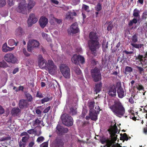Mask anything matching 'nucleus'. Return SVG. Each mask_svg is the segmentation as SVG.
Wrapping results in <instances>:
<instances>
[{"label":"nucleus","instance_id":"7c9ffc66","mask_svg":"<svg viewBox=\"0 0 147 147\" xmlns=\"http://www.w3.org/2000/svg\"><path fill=\"white\" fill-rule=\"evenodd\" d=\"M23 33L22 28L20 27H19L16 30L15 34L17 36H19Z\"/></svg>","mask_w":147,"mask_h":147},{"label":"nucleus","instance_id":"680f3d73","mask_svg":"<svg viewBox=\"0 0 147 147\" xmlns=\"http://www.w3.org/2000/svg\"><path fill=\"white\" fill-rule=\"evenodd\" d=\"M28 139V138L27 137H23L22 139V141L24 143H26Z\"/></svg>","mask_w":147,"mask_h":147},{"label":"nucleus","instance_id":"864d4df0","mask_svg":"<svg viewBox=\"0 0 147 147\" xmlns=\"http://www.w3.org/2000/svg\"><path fill=\"white\" fill-rule=\"evenodd\" d=\"M135 96H133L132 95L129 98V102L131 104H133L134 103V98Z\"/></svg>","mask_w":147,"mask_h":147},{"label":"nucleus","instance_id":"a18cd8bd","mask_svg":"<svg viewBox=\"0 0 147 147\" xmlns=\"http://www.w3.org/2000/svg\"><path fill=\"white\" fill-rule=\"evenodd\" d=\"M70 110L72 115H75L76 114V108L74 107H71L70 108Z\"/></svg>","mask_w":147,"mask_h":147},{"label":"nucleus","instance_id":"5fc2aeb1","mask_svg":"<svg viewBox=\"0 0 147 147\" xmlns=\"http://www.w3.org/2000/svg\"><path fill=\"white\" fill-rule=\"evenodd\" d=\"M5 4V0H0V7H3Z\"/></svg>","mask_w":147,"mask_h":147},{"label":"nucleus","instance_id":"a19ab883","mask_svg":"<svg viewBox=\"0 0 147 147\" xmlns=\"http://www.w3.org/2000/svg\"><path fill=\"white\" fill-rule=\"evenodd\" d=\"M115 142L111 140H108L107 142V147H116Z\"/></svg>","mask_w":147,"mask_h":147},{"label":"nucleus","instance_id":"cd10ccee","mask_svg":"<svg viewBox=\"0 0 147 147\" xmlns=\"http://www.w3.org/2000/svg\"><path fill=\"white\" fill-rule=\"evenodd\" d=\"M78 55L75 54L73 55L72 59L71 61L72 62L75 64L78 65Z\"/></svg>","mask_w":147,"mask_h":147},{"label":"nucleus","instance_id":"7ed1b4c3","mask_svg":"<svg viewBox=\"0 0 147 147\" xmlns=\"http://www.w3.org/2000/svg\"><path fill=\"white\" fill-rule=\"evenodd\" d=\"M18 1H22L19 4L18 7L16 8L17 12L23 14L27 13V7L25 0H17ZM8 4L10 6L13 5V0H7Z\"/></svg>","mask_w":147,"mask_h":147},{"label":"nucleus","instance_id":"dca6fc26","mask_svg":"<svg viewBox=\"0 0 147 147\" xmlns=\"http://www.w3.org/2000/svg\"><path fill=\"white\" fill-rule=\"evenodd\" d=\"M29 105V102L26 99H21L19 101V106L20 109H26L28 107Z\"/></svg>","mask_w":147,"mask_h":147},{"label":"nucleus","instance_id":"c756f323","mask_svg":"<svg viewBox=\"0 0 147 147\" xmlns=\"http://www.w3.org/2000/svg\"><path fill=\"white\" fill-rule=\"evenodd\" d=\"M77 15L76 13L74 11H70L66 15V18L67 19H71L72 17L73 16H75Z\"/></svg>","mask_w":147,"mask_h":147},{"label":"nucleus","instance_id":"0e129e2a","mask_svg":"<svg viewBox=\"0 0 147 147\" xmlns=\"http://www.w3.org/2000/svg\"><path fill=\"white\" fill-rule=\"evenodd\" d=\"M26 143H23L22 141H20L19 142V145L20 147H25Z\"/></svg>","mask_w":147,"mask_h":147},{"label":"nucleus","instance_id":"69168bd1","mask_svg":"<svg viewBox=\"0 0 147 147\" xmlns=\"http://www.w3.org/2000/svg\"><path fill=\"white\" fill-rule=\"evenodd\" d=\"M23 52L24 55L27 57H28L30 56V54L27 52L26 51V49L24 48L23 49Z\"/></svg>","mask_w":147,"mask_h":147},{"label":"nucleus","instance_id":"f704fd0d","mask_svg":"<svg viewBox=\"0 0 147 147\" xmlns=\"http://www.w3.org/2000/svg\"><path fill=\"white\" fill-rule=\"evenodd\" d=\"M20 110L18 107L13 108L11 110V113L13 115L17 114L20 112Z\"/></svg>","mask_w":147,"mask_h":147},{"label":"nucleus","instance_id":"9b49d317","mask_svg":"<svg viewBox=\"0 0 147 147\" xmlns=\"http://www.w3.org/2000/svg\"><path fill=\"white\" fill-rule=\"evenodd\" d=\"M69 34H74L77 33L79 32V29L77 22L73 23L69 29L68 30Z\"/></svg>","mask_w":147,"mask_h":147},{"label":"nucleus","instance_id":"13d9d810","mask_svg":"<svg viewBox=\"0 0 147 147\" xmlns=\"http://www.w3.org/2000/svg\"><path fill=\"white\" fill-rule=\"evenodd\" d=\"M123 53H124L125 54L128 55H131L134 53V52L132 51H128L126 50H124L123 51Z\"/></svg>","mask_w":147,"mask_h":147},{"label":"nucleus","instance_id":"9d476101","mask_svg":"<svg viewBox=\"0 0 147 147\" xmlns=\"http://www.w3.org/2000/svg\"><path fill=\"white\" fill-rule=\"evenodd\" d=\"M5 60L8 63H15L17 61V60L14 55L11 53L6 54L4 56Z\"/></svg>","mask_w":147,"mask_h":147},{"label":"nucleus","instance_id":"774afa93","mask_svg":"<svg viewBox=\"0 0 147 147\" xmlns=\"http://www.w3.org/2000/svg\"><path fill=\"white\" fill-rule=\"evenodd\" d=\"M89 7L85 5H83L82 6V8L84 9L85 11H87L89 9Z\"/></svg>","mask_w":147,"mask_h":147},{"label":"nucleus","instance_id":"79ce46f5","mask_svg":"<svg viewBox=\"0 0 147 147\" xmlns=\"http://www.w3.org/2000/svg\"><path fill=\"white\" fill-rule=\"evenodd\" d=\"M78 64L80 63L81 64H83L85 62L84 58L82 56L78 55Z\"/></svg>","mask_w":147,"mask_h":147},{"label":"nucleus","instance_id":"2f4dec72","mask_svg":"<svg viewBox=\"0 0 147 147\" xmlns=\"http://www.w3.org/2000/svg\"><path fill=\"white\" fill-rule=\"evenodd\" d=\"M133 71V68L129 66H126L125 67V70L124 72L125 74H127L129 73H130Z\"/></svg>","mask_w":147,"mask_h":147},{"label":"nucleus","instance_id":"473e14b6","mask_svg":"<svg viewBox=\"0 0 147 147\" xmlns=\"http://www.w3.org/2000/svg\"><path fill=\"white\" fill-rule=\"evenodd\" d=\"M52 97H51L50 96H48L43 98L41 100V102L42 104H44L45 102L51 100L52 99Z\"/></svg>","mask_w":147,"mask_h":147},{"label":"nucleus","instance_id":"4d7b16f0","mask_svg":"<svg viewBox=\"0 0 147 147\" xmlns=\"http://www.w3.org/2000/svg\"><path fill=\"white\" fill-rule=\"evenodd\" d=\"M10 137H3L0 138V142L4 141L7 140H10L11 139Z\"/></svg>","mask_w":147,"mask_h":147},{"label":"nucleus","instance_id":"f257e3e1","mask_svg":"<svg viewBox=\"0 0 147 147\" xmlns=\"http://www.w3.org/2000/svg\"><path fill=\"white\" fill-rule=\"evenodd\" d=\"M99 40L98 37L96 32L92 31L89 33L88 44L91 53L94 56L97 55V50L100 47Z\"/></svg>","mask_w":147,"mask_h":147},{"label":"nucleus","instance_id":"3c124183","mask_svg":"<svg viewBox=\"0 0 147 147\" xmlns=\"http://www.w3.org/2000/svg\"><path fill=\"white\" fill-rule=\"evenodd\" d=\"M147 18V11H145L143 13L142 16V20H146Z\"/></svg>","mask_w":147,"mask_h":147},{"label":"nucleus","instance_id":"ddd939ff","mask_svg":"<svg viewBox=\"0 0 147 147\" xmlns=\"http://www.w3.org/2000/svg\"><path fill=\"white\" fill-rule=\"evenodd\" d=\"M38 18L34 13H31L29 17L27 23L29 26H31L33 24L36 23L38 21Z\"/></svg>","mask_w":147,"mask_h":147},{"label":"nucleus","instance_id":"58836bf2","mask_svg":"<svg viewBox=\"0 0 147 147\" xmlns=\"http://www.w3.org/2000/svg\"><path fill=\"white\" fill-rule=\"evenodd\" d=\"M108 131L110 133L111 137L117 135L116 134L117 133V131L111 129H109L108 130Z\"/></svg>","mask_w":147,"mask_h":147},{"label":"nucleus","instance_id":"4468645a","mask_svg":"<svg viewBox=\"0 0 147 147\" xmlns=\"http://www.w3.org/2000/svg\"><path fill=\"white\" fill-rule=\"evenodd\" d=\"M68 129L66 128H64L63 127L58 124L56 127V132L59 135H62L68 132Z\"/></svg>","mask_w":147,"mask_h":147},{"label":"nucleus","instance_id":"4be33fe9","mask_svg":"<svg viewBox=\"0 0 147 147\" xmlns=\"http://www.w3.org/2000/svg\"><path fill=\"white\" fill-rule=\"evenodd\" d=\"M140 11L137 8H135L133 11L132 14L133 16L134 17V18H136L140 19Z\"/></svg>","mask_w":147,"mask_h":147},{"label":"nucleus","instance_id":"72a5a7b5","mask_svg":"<svg viewBox=\"0 0 147 147\" xmlns=\"http://www.w3.org/2000/svg\"><path fill=\"white\" fill-rule=\"evenodd\" d=\"M138 22V20L136 18H134L132 20H130L128 23L129 26L131 27L133 26L134 24H136Z\"/></svg>","mask_w":147,"mask_h":147},{"label":"nucleus","instance_id":"f3484780","mask_svg":"<svg viewBox=\"0 0 147 147\" xmlns=\"http://www.w3.org/2000/svg\"><path fill=\"white\" fill-rule=\"evenodd\" d=\"M117 92L118 97L120 98H122L125 96L126 94L120 84L117 85Z\"/></svg>","mask_w":147,"mask_h":147},{"label":"nucleus","instance_id":"6e6d98bb","mask_svg":"<svg viewBox=\"0 0 147 147\" xmlns=\"http://www.w3.org/2000/svg\"><path fill=\"white\" fill-rule=\"evenodd\" d=\"M98 63V61L93 59L91 61V65L93 66H95Z\"/></svg>","mask_w":147,"mask_h":147},{"label":"nucleus","instance_id":"6ab92c4d","mask_svg":"<svg viewBox=\"0 0 147 147\" xmlns=\"http://www.w3.org/2000/svg\"><path fill=\"white\" fill-rule=\"evenodd\" d=\"M48 19L46 17L43 16L41 17L39 21V23L40 26L42 28H44L48 23Z\"/></svg>","mask_w":147,"mask_h":147},{"label":"nucleus","instance_id":"5701e85b","mask_svg":"<svg viewBox=\"0 0 147 147\" xmlns=\"http://www.w3.org/2000/svg\"><path fill=\"white\" fill-rule=\"evenodd\" d=\"M102 87V83L101 82L98 83L96 84L95 87L94 88L95 92L97 94L99 93L101 90Z\"/></svg>","mask_w":147,"mask_h":147},{"label":"nucleus","instance_id":"f8f14e48","mask_svg":"<svg viewBox=\"0 0 147 147\" xmlns=\"http://www.w3.org/2000/svg\"><path fill=\"white\" fill-rule=\"evenodd\" d=\"M117 87V85H115L113 84L110 86L108 87L107 93L110 96L114 97L116 96Z\"/></svg>","mask_w":147,"mask_h":147},{"label":"nucleus","instance_id":"393cba45","mask_svg":"<svg viewBox=\"0 0 147 147\" xmlns=\"http://www.w3.org/2000/svg\"><path fill=\"white\" fill-rule=\"evenodd\" d=\"M67 69L69 70L70 69L65 64H62L61 65L60 67V70L61 74L64 72L65 71L67 70Z\"/></svg>","mask_w":147,"mask_h":147},{"label":"nucleus","instance_id":"de8ad7c7","mask_svg":"<svg viewBox=\"0 0 147 147\" xmlns=\"http://www.w3.org/2000/svg\"><path fill=\"white\" fill-rule=\"evenodd\" d=\"M8 46L6 43H4L3 45L2 49L3 52H7L8 51Z\"/></svg>","mask_w":147,"mask_h":147},{"label":"nucleus","instance_id":"20e7f679","mask_svg":"<svg viewBox=\"0 0 147 147\" xmlns=\"http://www.w3.org/2000/svg\"><path fill=\"white\" fill-rule=\"evenodd\" d=\"M90 72L93 80L94 82H97L101 80L102 76L99 69L95 67L91 69Z\"/></svg>","mask_w":147,"mask_h":147},{"label":"nucleus","instance_id":"ea45409f","mask_svg":"<svg viewBox=\"0 0 147 147\" xmlns=\"http://www.w3.org/2000/svg\"><path fill=\"white\" fill-rule=\"evenodd\" d=\"M135 67L137 69V71L139 72L140 74H142L144 72V69L142 67L136 65Z\"/></svg>","mask_w":147,"mask_h":147},{"label":"nucleus","instance_id":"e433bc0d","mask_svg":"<svg viewBox=\"0 0 147 147\" xmlns=\"http://www.w3.org/2000/svg\"><path fill=\"white\" fill-rule=\"evenodd\" d=\"M136 64L139 65H142L143 67V66L146 65H147V60L146 59L145 57L144 58L142 61L140 62V63H136Z\"/></svg>","mask_w":147,"mask_h":147},{"label":"nucleus","instance_id":"2eb2a0df","mask_svg":"<svg viewBox=\"0 0 147 147\" xmlns=\"http://www.w3.org/2000/svg\"><path fill=\"white\" fill-rule=\"evenodd\" d=\"M47 66L49 73L55 72L57 69L56 66L54 64V63L52 60H48V63Z\"/></svg>","mask_w":147,"mask_h":147},{"label":"nucleus","instance_id":"a878e982","mask_svg":"<svg viewBox=\"0 0 147 147\" xmlns=\"http://www.w3.org/2000/svg\"><path fill=\"white\" fill-rule=\"evenodd\" d=\"M18 43L19 42L17 40L16 41L13 39H10L8 41V44L10 46H13L14 45L16 46Z\"/></svg>","mask_w":147,"mask_h":147},{"label":"nucleus","instance_id":"49530a36","mask_svg":"<svg viewBox=\"0 0 147 147\" xmlns=\"http://www.w3.org/2000/svg\"><path fill=\"white\" fill-rule=\"evenodd\" d=\"M95 10L97 11H99L102 9L101 4L100 3H98L95 7Z\"/></svg>","mask_w":147,"mask_h":147},{"label":"nucleus","instance_id":"a211bd4d","mask_svg":"<svg viewBox=\"0 0 147 147\" xmlns=\"http://www.w3.org/2000/svg\"><path fill=\"white\" fill-rule=\"evenodd\" d=\"M38 59L39 66L40 67H43L46 66L47 61L43 58L41 55H38Z\"/></svg>","mask_w":147,"mask_h":147},{"label":"nucleus","instance_id":"1a4fd4ad","mask_svg":"<svg viewBox=\"0 0 147 147\" xmlns=\"http://www.w3.org/2000/svg\"><path fill=\"white\" fill-rule=\"evenodd\" d=\"M63 140L60 136L56 137L53 142V145L54 147H63Z\"/></svg>","mask_w":147,"mask_h":147},{"label":"nucleus","instance_id":"c9c22d12","mask_svg":"<svg viewBox=\"0 0 147 147\" xmlns=\"http://www.w3.org/2000/svg\"><path fill=\"white\" fill-rule=\"evenodd\" d=\"M120 136L121 137H120V139L121 140H125L127 141L128 140V138L126 133H124L123 134H121Z\"/></svg>","mask_w":147,"mask_h":147},{"label":"nucleus","instance_id":"37998d69","mask_svg":"<svg viewBox=\"0 0 147 147\" xmlns=\"http://www.w3.org/2000/svg\"><path fill=\"white\" fill-rule=\"evenodd\" d=\"M95 104V102L94 101H92L89 103V108L90 110H96V109H94L93 108L94 107V105Z\"/></svg>","mask_w":147,"mask_h":147},{"label":"nucleus","instance_id":"aec40b11","mask_svg":"<svg viewBox=\"0 0 147 147\" xmlns=\"http://www.w3.org/2000/svg\"><path fill=\"white\" fill-rule=\"evenodd\" d=\"M35 2L34 0H29L27 4V10L29 12L34 6Z\"/></svg>","mask_w":147,"mask_h":147},{"label":"nucleus","instance_id":"09e8293b","mask_svg":"<svg viewBox=\"0 0 147 147\" xmlns=\"http://www.w3.org/2000/svg\"><path fill=\"white\" fill-rule=\"evenodd\" d=\"M113 27V25L112 22H110L109 23L108 26L107 27V30L108 31H111Z\"/></svg>","mask_w":147,"mask_h":147},{"label":"nucleus","instance_id":"e2e57ef3","mask_svg":"<svg viewBox=\"0 0 147 147\" xmlns=\"http://www.w3.org/2000/svg\"><path fill=\"white\" fill-rule=\"evenodd\" d=\"M44 139V137L42 136H40L38 138L37 141L38 142L43 141Z\"/></svg>","mask_w":147,"mask_h":147},{"label":"nucleus","instance_id":"0eeeda50","mask_svg":"<svg viewBox=\"0 0 147 147\" xmlns=\"http://www.w3.org/2000/svg\"><path fill=\"white\" fill-rule=\"evenodd\" d=\"M39 45V43L37 41L34 40H30L28 43L27 50L31 52L34 48L38 47Z\"/></svg>","mask_w":147,"mask_h":147},{"label":"nucleus","instance_id":"052dcab7","mask_svg":"<svg viewBox=\"0 0 147 147\" xmlns=\"http://www.w3.org/2000/svg\"><path fill=\"white\" fill-rule=\"evenodd\" d=\"M51 109V107L49 106L48 107L46 108L45 109L43 110V113H48L49 111Z\"/></svg>","mask_w":147,"mask_h":147},{"label":"nucleus","instance_id":"412c9836","mask_svg":"<svg viewBox=\"0 0 147 147\" xmlns=\"http://www.w3.org/2000/svg\"><path fill=\"white\" fill-rule=\"evenodd\" d=\"M24 94L26 99L27 101L28 102H31L33 100V98L32 95L27 91L24 92Z\"/></svg>","mask_w":147,"mask_h":147},{"label":"nucleus","instance_id":"b1692460","mask_svg":"<svg viewBox=\"0 0 147 147\" xmlns=\"http://www.w3.org/2000/svg\"><path fill=\"white\" fill-rule=\"evenodd\" d=\"M133 88L134 89H136L139 91L141 90L144 91V86L140 82L136 83L135 86H134Z\"/></svg>","mask_w":147,"mask_h":147},{"label":"nucleus","instance_id":"4c0bfd02","mask_svg":"<svg viewBox=\"0 0 147 147\" xmlns=\"http://www.w3.org/2000/svg\"><path fill=\"white\" fill-rule=\"evenodd\" d=\"M108 131L110 133L111 137L117 135L116 134L117 133V131L111 129H109L108 130Z\"/></svg>","mask_w":147,"mask_h":147},{"label":"nucleus","instance_id":"338daca9","mask_svg":"<svg viewBox=\"0 0 147 147\" xmlns=\"http://www.w3.org/2000/svg\"><path fill=\"white\" fill-rule=\"evenodd\" d=\"M53 18L58 24H60L62 22V20L60 19H57L53 17Z\"/></svg>","mask_w":147,"mask_h":147},{"label":"nucleus","instance_id":"8fccbe9b","mask_svg":"<svg viewBox=\"0 0 147 147\" xmlns=\"http://www.w3.org/2000/svg\"><path fill=\"white\" fill-rule=\"evenodd\" d=\"M41 122V121L38 118L36 119L34 121H33V125H39Z\"/></svg>","mask_w":147,"mask_h":147},{"label":"nucleus","instance_id":"bf43d9fd","mask_svg":"<svg viewBox=\"0 0 147 147\" xmlns=\"http://www.w3.org/2000/svg\"><path fill=\"white\" fill-rule=\"evenodd\" d=\"M7 63L4 61H2L0 62V67H5Z\"/></svg>","mask_w":147,"mask_h":147},{"label":"nucleus","instance_id":"c85d7f7f","mask_svg":"<svg viewBox=\"0 0 147 147\" xmlns=\"http://www.w3.org/2000/svg\"><path fill=\"white\" fill-rule=\"evenodd\" d=\"M144 58V57L143 55L139 54L137 56L135 57V59L136 60V63H140V62H141L142 59Z\"/></svg>","mask_w":147,"mask_h":147},{"label":"nucleus","instance_id":"39448f33","mask_svg":"<svg viewBox=\"0 0 147 147\" xmlns=\"http://www.w3.org/2000/svg\"><path fill=\"white\" fill-rule=\"evenodd\" d=\"M63 123L67 126H71L73 124V119L70 116L64 114L61 117Z\"/></svg>","mask_w":147,"mask_h":147},{"label":"nucleus","instance_id":"423d86ee","mask_svg":"<svg viewBox=\"0 0 147 147\" xmlns=\"http://www.w3.org/2000/svg\"><path fill=\"white\" fill-rule=\"evenodd\" d=\"M132 42L131 43L130 45L133 47L135 48L139 49L140 48H144V45L142 44H137L136 43L138 41V37L137 35L135 34L132 36L131 38Z\"/></svg>","mask_w":147,"mask_h":147},{"label":"nucleus","instance_id":"bb28decb","mask_svg":"<svg viewBox=\"0 0 147 147\" xmlns=\"http://www.w3.org/2000/svg\"><path fill=\"white\" fill-rule=\"evenodd\" d=\"M62 74L64 77L66 79H69L70 77V69H67V70L65 71L64 72L62 73Z\"/></svg>","mask_w":147,"mask_h":147},{"label":"nucleus","instance_id":"6e6552de","mask_svg":"<svg viewBox=\"0 0 147 147\" xmlns=\"http://www.w3.org/2000/svg\"><path fill=\"white\" fill-rule=\"evenodd\" d=\"M95 109L96 110L89 111V115L90 116V119L91 120L96 121L97 119V114H99V111L101 109H100V108L98 106H96Z\"/></svg>","mask_w":147,"mask_h":147},{"label":"nucleus","instance_id":"c03bdc74","mask_svg":"<svg viewBox=\"0 0 147 147\" xmlns=\"http://www.w3.org/2000/svg\"><path fill=\"white\" fill-rule=\"evenodd\" d=\"M108 42H106L105 41H103L102 44V48L103 51L105 52L106 51V49L108 47Z\"/></svg>","mask_w":147,"mask_h":147},{"label":"nucleus","instance_id":"603ef678","mask_svg":"<svg viewBox=\"0 0 147 147\" xmlns=\"http://www.w3.org/2000/svg\"><path fill=\"white\" fill-rule=\"evenodd\" d=\"M36 97L39 98H41L44 97V96H43L42 93L39 91H38L37 92V94L36 95Z\"/></svg>","mask_w":147,"mask_h":147},{"label":"nucleus","instance_id":"f03ea898","mask_svg":"<svg viewBox=\"0 0 147 147\" xmlns=\"http://www.w3.org/2000/svg\"><path fill=\"white\" fill-rule=\"evenodd\" d=\"M109 108L114 115L120 117L123 116L125 113V109L119 100H115L114 104Z\"/></svg>","mask_w":147,"mask_h":147}]
</instances>
